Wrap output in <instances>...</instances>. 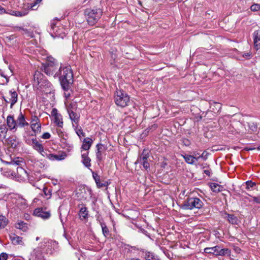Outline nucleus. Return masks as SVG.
Segmentation results:
<instances>
[{
  "mask_svg": "<svg viewBox=\"0 0 260 260\" xmlns=\"http://www.w3.org/2000/svg\"><path fill=\"white\" fill-rule=\"evenodd\" d=\"M210 186L211 190L213 192H220L223 189V187L215 183H211Z\"/></svg>",
  "mask_w": 260,
  "mask_h": 260,
  "instance_id": "393cba45",
  "label": "nucleus"
},
{
  "mask_svg": "<svg viewBox=\"0 0 260 260\" xmlns=\"http://www.w3.org/2000/svg\"><path fill=\"white\" fill-rule=\"evenodd\" d=\"M44 157H47V154H48L47 152H46V151L44 150V148L42 149V151H40L39 152Z\"/></svg>",
  "mask_w": 260,
  "mask_h": 260,
  "instance_id": "de8ad7c7",
  "label": "nucleus"
},
{
  "mask_svg": "<svg viewBox=\"0 0 260 260\" xmlns=\"http://www.w3.org/2000/svg\"><path fill=\"white\" fill-rule=\"evenodd\" d=\"M246 184L248 188L252 187L255 185V184L251 181H247Z\"/></svg>",
  "mask_w": 260,
  "mask_h": 260,
  "instance_id": "c03bdc74",
  "label": "nucleus"
},
{
  "mask_svg": "<svg viewBox=\"0 0 260 260\" xmlns=\"http://www.w3.org/2000/svg\"><path fill=\"white\" fill-rule=\"evenodd\" d=\"M36 240L38 241V240H39V238H38V237H37V238H36Z\"/></svg>",
  "mask_w": 260,
  "mask_h": 260,
  "instance_id": "e2e57ef3",
  "label": "nucleus"
},
{
  "mask_svg": "<svg viewBox=\"0 0 260 260\" xmlns=\"http://www.w3.org/2000/svg\"><path fill=\"white\" fill-rule=\"evenodd\" d=\"M225 218L229 222L233 224H237L238 222V218L233 214H226Z\"/></svg>",
  "mask_w": 260,
  "mask_h": 260,
  "instance_id": "5701e85b",
  "label": "nucleus"
},
{
  "mask_svg": "<svg viewBox=\"0 0 260 260\" xmlns=\"http://www.w3.org/2000/svg\"><path fill=\"white\" fill-rule=\"evenodd\" d=\"M4 13H8L5 8L0 6V14H3Z\"/></svg>",
  "mask_w": 260,
  "mask_h": 260,
  "instance_id": "8fccbe9b",
  "label": "nucleus"
},
{
  "mask_svg": "<svg viewBox=\"0 0 260 260\" xmlns=\"http://www.w3.org/2000/svg\"><path fill=\"white\" fill-rule=\"evenodd\" d=\"M59 78L62 88L68 90L73 83V73L70 66L62 65L54 74V78Z\"/></svg>",
  "mask_w": 260,
  "mask_h": 260,
  "instance_id": "f257e3e1",
  "label": "nucleus"
},
{
  "mask_svg": "<svg viewBox=\"0 0 260 260\" xmlns=\"http://www.w3.org/2000/svg\"><path fill=\"white\" fill-rule=\"evenodd\" d=\"M185 162L188 164L193 165L194 164L195 160H198L200 158L202 157V156L200 155L198 157H194L190 155H182Z\"/></svg>",
  "mask_w": 260,
  "mask_h": 260,
  "instance_id": "dca6fc26",
  "label": "nucleus"
},
{
  "mask_svg": "<svg viewBox=\"0 0 260 260\" xmlns=\"http://www.w3.org/2000/svg\"><path fill=\"white\" fill-rule=\"evenodd\" d=\"M260 9V5L257 4H254L250 7V9L252 11L256 12Z\"/></svg>",
  "mask_w": 260,
  "mask_h": 260,
  "instance_id": "4c0bfd02",
  "label": "nucleus"
},
{
  "mask_svg": "<svg viewBox=\"0 0 260 260\" xmlns=\"http://www.w3.org/2000/svg\"><path fill=\"white\" fill-rule=\"evenodd\" d=\"M17 125L20 127H23L29 125L28 123L25 120L24 115L22 113L19 114L17 119Z\"/></svg>",
  "mask_w": 260,
  "mask_h": 260,
  "instance_id": "4468645a",
  "label": "nucleus"
},
{
  "mask_svg": "<svg viewBox=\"0 0 260 260\" xmlns=\"http://www.w3.org/2000/svg\"><path fill=\"white\" fill-rule=\"evenodd\" d=\"M257 150H260V145L257 147Z\"/></svg>",
  "mask_w": 260,
  "mask_h": 260,
  "instance_id": "680f3d73",
  "label": "nucleus"
},
{
  "mask_svg": "<svg viewBox=\"0 0 260 260\" xmlns=\"http://www.w3.org/2000/svg\"><path fill=\"white\" fill-rule=\"evenodd\" d=\"M218 249H219V247L218 246L212 247H207L204 249V252L217 255Z\"/></svg>",
  "mask_w": 260,
  "mask_h": 260,
  "instance_id": "4be33fe9",
  "label": "nucleus"
},
{
  "mask_svg": "<svg viewBox=\"0 0 260 260\" xmlns=\"http://www.w3.org/2000/svg\"><path fill=\"white\" fill-rule=\"evenodd\" d=\"M55 33V37H59L60 36V34H59V32H58V28L55 30V31H54Z\"/></svg>",
  "mask_w": 260,
  "mask_h": 260,
  "instance_id": "864d4df0",
  "label": "nucleus"
},
{
  "mask_svg": "<svg viewBox=\"0 0 260 260\" xmlns=\"http://www.w3.org/2000/svg\"><path fill=\"white\" fill-rule=\"evenodd\" d=\"M92 140L90 138H86L84 139L81 149L84 150H88L90 149L92 144Z\"/></svg>",
  "mask_w": 260,
  "mask_h": 260,
  "instance_id": "f3484780",
  "label": "nucleus"
},
{
  "mask_svg": "<svg viewBox=\"0 0 260 260\" xmlns=\"http://www.w3.org/2000/svg\"><path fill=\"white\" fill-rule=\"evenodd\" d=\"M37 89L46 93L50 91L51 84L39 71H36L34 75V84Z\"/></svg>",
  "mask_w": 260,
  "mask_h": 260,
  "instance_id": "f03ea898",
  "label": "nucleus"
},
{
  "mask_svg": "<svg viewBox=\"0 0 260 260\" xmlns=\"http://www.w3.org/2000/svg\"><path fill=\"white\" fill-rule=\"evenodd\" d=\"M215 105L216 106L219 108V109H220L221 108V105L220 104L218 103H215Z\"/></svg>",
  "mask_w": 260,
  "mask_h": 260,
  "instance_id": "4d7b16f0",
  "label": "nucleus"
},
{
  "mask_svg": "<svg viewBox=\"0 0 260 260\" xmlns=\"http://www.w3.org/2000/svg\"><path fill=\"white\" fill-rule=\"evenodd\" d=\"M51 137L50 134L49 133H45L42 136V138L44 139H49Z\"/></svg>",
  "mask_w": 260,
  "mask_h": 260,
  "instance_id": "a19ab883",
  "label": "nucleus"
},
{
  "mask_svg": "<svg viewBox=\"0 0 260 260\" xmlns=\"http://www.w3.org/2000/svg\"><path fill=\"white\" fill-rule=\"evenodd\" d=\"M203 205V202L199 198H188L181 205V208L184 210H192L194 208L200 209Z\"/></svg>",
  "mask_w": 260,
  "mask_h": 260,
  "instance_id": "39448f33",
  "label": "nucleus"
},
{
  "mask_svg": "<svg viewBox=\"0 0 260 260\" xmlns=\"http://www.w3.org/2000/svg\"><path fill=\"white\" fill-rule=\"evenodd\" d=\"M92 176L95 180L97 186L99 188L107 187L109 185V183H108V181H103L101 182V180H100V177L97 173L92 172Z\"/></svg>",
  "mask_w": 260,
  "mask_h": 260,
  "instance_id": "f8f14e48",
  "label": "nucleus"
},
{
  "mask_svg": "<svg viewBox=\"0 0 260 260\" xmlns=\"http://www.w3.org/2000/svg\"><path fill=\"white\" fill-rule=\"evenodd\" d=\"M82 162L83 165L87 168H89L91 166V159L88 157V152L82 153L81 155Z\"/></svg>",
  "mask_w": 260,
  "mask_h": 260,
  "instance_id": "6ab92c4d",
  "label": "nucleus"
},
{
  "mask_svg": "<svg viewBox=\"0 0 260 260\" xmlns=\"http://www.w3.org/2000/svg\"><path fill=\"white\" fill-rule=\"evenodd\" d=\"M65 154H54L51 153H48L47 155L46 158H48L51 160H61L64 159L65 158Z\"/></svg>",
  "mask_w": 260,
  "mask_h": 260,
  "instance_id": "aec40b11",
  "label": "nucleus"
},
{
  "mask_svg": "<svg viewBox=\"0 0 260 260\" xmlns=\"http://www.w3.org/2000/svg\"><path fill=\"white\" fill-rule=\"evenodd\" d=\"M5 135L2 134L0 133V139L2 137V136H4Z\"/></svg>",
  "mask_w": 260,
  "mask_h": 260,
  "instance_id": "052dcab7",
  "label": "nucleus"
},
{
  "mask_svg": "<svg viewBox=\"0 0 260 260\" xmlns=\"http://www.w3.org/2000/svg\"><path fill=\"white\" fill-rule=\"evenodd\" d=\"M77 135L81 137V136L84 137L85 133L83 132L82 129L81 127H78V126L75 125V127H74Z\"/></svg>",
  "mask_w": 260,
  "mask_h": 260,
  "instance_id": "473e14b6",
  "label": "nucleus"
},
{
  "mask_svg": "<svg viewBox=\"0 0 260 260\" xmlns=\"http://www.w3.org/2000/svg\"><path fill=\"white\" fill-rule=\"evenodd\" d=\"M31 143H29L32 147V148L37 150L38 152L40 151H42L43 146L42 144L39 143L37 139H32L31 140Z\"/></svg>",
  "mask_w": 260,
  "mask_h": 260,
  "instance_id": "a211bd4d",
  "label": "nucleus"
},
{
  "mask_svg": "<svg viewBox=\"0 0 260 260\" xmlns=\"http://www.w3.org/2000/svg\"><path fill=\"white\" fill-rule=\"evenodd\" d=\"M114 100L115 104L121 107H125L129 103V97L127 94L123 90L116 89Z\"/></svg>",
  "mask_w": 260,
  "mask_h": 260,
  "instance_id": "423d86ee",
  "label": "nucleus"
},
{
  "mask_svg": "<svg viewBox=\"0 0 260 260\" xmlns=\"http://www.w3.org/2000/svg\"><path fill=\"white\" fill-rule=\"evenodd\" d=\"M17 175L20 177L25 179L28 177V174L26 171L22 167H18L17 168Z\"/></svg>",
  "mask_w": 260,
  "mask_h": 260,
  "instance_id": "b1692460",
  "label": "nucleus"
},
{
  "mask_svg": "<svg viewBox=\"0 0 260 260\" xmlns=\"http://www.w3.org/2000/svg\"><path fill=\"white\" fill-rule=\"evenodd\" d=\"M145 258L146 260H159L154 256L153 253L150 252L146 253Z\"/></svg>",
  "mask_w": 260,
  "mask_h": 260,
  "instance_id": "72a5a7b5",
  "label": "nucleus"
},
{
  "mask_svg": "<svg viewBox=\"0 0 260 260\" xmlns=\"http://www.w3.org/2000/svg\"><path fill=\"white\" fill-rule=\"evenodd\" d=\"M131 260H141V259L139 258H133L131 259Z\"/></svg>",
  "mask_w": 260,
  "mask_h": 260,
  "instance_id": "bf43d9fd",
  "label": "nucleus"
},
{
  "mask_svg": "<svg viewBox=\"0 0 260 260\" xmlns=\"http://www.w3.org/2000/svg\"><path fill=\"white\" fill-rule=\"evenodd\" d=\"M68 112L70 118L72 122L73 127H75V125L78 126L80 115L73 112L70 109H68Z\"/></svg>",
  "mask_w": 260,
  "mask_h": 260,
  "instance_id": "9b49d317",
  "label": "nucleus"
},
{
  "mask_svg": "<svg viewBox=\"0 0 260 260\" xmlns=\"http://www.w3.org/2000/svg\"><path fill=\"white\" fill-rule=\"evenodd\" d=\"M58 63L57 60L53 57H48L45 63L42 64V70L48 76L53 75L57 71Z\"/></svg>",
  "mask_w": 260,
  "mask_h": 260,
  "instance_id": "7ed1b4c3",
  "label": "nucleus"
},
{
  "mask_svg": "<svg viewBox=\"0 0 260 260\" xmlns=\"http://www.w3.org/2000/svg\"><path fill=\"white\" fill-rule=\"evenodd\" d=\"M8 220L3 215H0V229L4 228L8 224Z\"/></svg>",
  "mask_w": 260,
  "mask_h": 260,
  "instance_id": "c85d7f7f",
  "label": "nucleus"
},
{
  "mask_svg": "<svg viewBox=\"0 0 260 260\" xmlns=\"http://www.w3.org/2000/svg\"><path fill=\"white\" fill-rule=\"evenodd\" d=\"M132 248L134 249V250H138V249L135 247V246H134V247H132Z\"/></svg>",
  "mask_w": 260,
  "mask_h": 260,
  "instance_id": "13d9d810",
  "label": "nucleus"
},
{
  "mask_svg": "<svg viewBox=\"0 0 260 260\" xmlns=\"http://www.w3.org/2000/svg\"><path fill=\"white\" fill-rule=\"evenodd\" d=\"M10 238L12 242L15 244H19L22 242V238L15 235L11 236Z\"/></svg>",
  "mask_w": 260,
  "mask_h": 260,
  "instance_id": "c756f323",
  "label": "nucleus"
},
{
  "mask_svg": "<svg viewBox=\"0 0 260 260\" xmlns=\"http://www.w3.org/2000/svg\"><path fill=\"white\" fill-rule=\"evenodd\" d=\"M34 214L43 219H48L50 217V213L49 211H45L43 208H37L34 211Z\"/></svg>",
  "mask_w": 260,
  "mask_h": 260,
  "instance_id": "9d476101",
  "label": "nucleus"
},
{
  "mask_svg": "<svg viewBox=\"0 0 260 260\" xmlns=\"http://www.w3.org/2000/svg\"><path fill=\"white\" fill-rule=\"evenodd\" d=\"M204 173L208 175V176H210V172L209 170H205Z\"/></svg>",
  "mask_w": 260,
  "mask_h": 260,
  "instance_id": "5fc2aeb1",
  "label": "nucleus"
},
{
  "mask_svg": "<svg viewBox=\"0 0 260 260\" xmlns=\"http://www.w3.org/2000/svg\"><path fill=\"white\" fill-rule=\"evenodd\" d=\"M22 162L21 161H20V160H16V161H13L11 162V164H13V165H19L20 162Z\"/></svg>",
  "mask_w": 260,
  "mask_h": 260,
  "instance_id": "3c124183",
  "label": "nucleus"
},
{
  "mask_svg": "<svg viewBox=\"0 0 260 260\" xmlns=\"http://www.w3.org/2000/svg\"><path fill=\"white\" fill-rule=\"evenodd\" d=\"M84 14L88 24L92 26L95 24L101 18L102 11L100 9H87L84 11Z\"/></svg>",
  "mask_w": 260,
  "mask_h": 260,
  "instance_id": "20e7f679",
  "label": "nucleus"
},
{
  "mask_svg": "<svg viewBox=\"0 0 260 260\" xmlns=\"http://www.w3.org/2000/svg\"><path fill=\"white\" fill-rule=\"evenodd\" d=\"M7 125L10 129H16L17 126V122L14 120L13 116L9 115L7 119Z\"/></svg>",
  "mask_w": 260,
  "mask_h": 260,
  "instance_id": "2eb2a0df",
  "label": "nucleus"
},
{
  "mask_svg": "<svg viewBox=\"0 0 260 260\" xmlns=\"http://www.w3.org/2000/svg\"><path fill=\"white\" fill-rule=\"evenodd\" d=\"M43 192L46 196H49V198L50 197V196H51L50 191L47 188H44Z\"/></svg>",
  "mask_w": 260,
  "mask_h": 260,
  "instance_id": "ea45409f",
  "label": "nucleus"
},
{
  "mask_svg": "<svg viewBox=\"0 0 260 260\" xmlns=\"http://www.w3.org/2000/svg\"><path fill=\"white\" fill-rule=\"evenodd\" d=\"M101 226L102 229V232L103 235H104L105 237H106L109 232L108 229L107 228L105 223L102 224Z\"/></svg>",
  "mask_w": 260,
  "mask_h": 260,
  "instance_id": "c9c22d12",
  "label": "nucleus"
},
{
  "mask_svg": "<svg viewBox=\"0 0 260 260\" xmlns=\"http://www.w3.org/2000/svg\"><path fill=\"white\" fill-rule=\"evenodd\" d=\"M253 36L254 48L256 50H258L260 49V33L259 31H255Z\"/></svg>",
  "mask_w": 260,
  "mask_h": 260,
  "instance_id": "ddd939ff",
  "label": "nucleus"
},
{
  "mask_svg": "<svg viewBox=\"0 0 260 260\" xmlns=\"http://www.w3.org/2000/svg\"><path fill=\"white\" fill-rule=\"evenodd\" d=\"M7 142L8 145L12 148H15L18 145V142L12 138L8 139Z\"/></svg>",
  "mask_w": 260,
  "mask_h": 260,
  "instance_id": "cd10ccee",
  "label": "nucleus"
},
{
  "mask_svg": "<svg viewBox=\"0 0 260 260\" xmlns=\"http://www.w3.org/2000/svg\"><path fill=\"white\" fill-rule=\"evenodd\" d=\"M243 56L246 59H249L251 57V53L250 52L244 53L243 54Z\"/></svg>",
  "mask_w": 260,
  "mask_h": 260,
  "instance_id": "79ce46f5",
  "label": "nucleus"
},
{
  "mask_svg": "<svg viewBox=\"0 0 260 260\" xmlns=\"http://www.w3.org/2000/svg\"><path fill=\"white\" fill-rule=\"evenodd\" d=\"M15 28L17 30H23L25 33H26L27 32V30L26 29H24V28L21 27L17 26L15 27Z\"/></svg>",
  "mask_w": 260,
  "mask_h": 260,
  "instance_id": "09e8293b",
  "label": "nucleus"
},
{
  "mask_svg": "<svg viewBox=\"0 0 260 260\" xmlns=\"http://www.w3.org/2000/svg\"><path fill=\"white\" fill-rule=\"evenodd\" d=\"M96 157L98 161H100L102 160V151L104 150L103 145L102 144H98L96 145Z\"/></svg>",
  "mask_w": 260,
  "mask_h": 260,
  "instance_id": "412c9836",
  "label": "nucleus"
},
{
  "mask_svg": "<svg viewBox=\"0 0 260 260\" xmlns=\"http://www.w3.org/2000/svg\"><path fill=\"white\" fill-rule=\"evenodd\" d=\"M149 153L147 150H144L137 161L143 165L144 168L147 169L149 168V164L147 161L149 157Z\"/></svg>",
  "mask_w": 260,
  "mask_h": 260,
  "instance_id": "0eeeda50",
  "label": "nucleus"
},
{
  "mask_svg": "<svg viewBox=\"0 0 260 260\" xmlns=\"http://www.w3.org/2000/svg\"><path fill=\"white\" fill-rule=\"evenodd\" d=\"M8 258V255L6 253H2L0 254V260H7Z\"/></svg>",
  "mask_w": 260,
  "mask_h": 260,
  "instance_id": "58836bf2",
  "label": "nucleus"
},
{
  "mask_svg": "<svg viewBox=\"0 0 260 260\" xmlns=\"http://www.w3.org/2000/svg\"><path fill=\"white\" fill-rule=\"evenodd\" d=\"M41 123H37V124H31L30 126L31 128V129L33 132H34L35 133H40L41 132Z\"/></svg>",
  "mask_w": 260,
  "mask_h": 260,
  "instance_id": "7c9ffc66",
  "label": "nucleus"
},
{
  "mask_svg": "<svg viewBox=\"0 0 260 260\" xmlns=\"http://www.w3.org/2000/svg\"><path fill=\"white\" fill-rule=\"evenodd\" d=\"M18 98V94L15 91L10 90L9 91V94L6 97V98H4L5 101L8 103H11V107L17 102Z\"/></svg>",
  "mask_w": 260,
  "mask_h": 260,
  "instance_id": "1a4fd4ad",
  "label": "nucleus"
},
{
  "mask_svg": "<svg viewBox=\"0 0 260 260\" xmlns=\"http://www.w3.org/2000/svg\"><path fill=\"white\" fill-rule=\"evenodd\" d=\"M16 227L17 228V229H21L23 231H25V229L26 228V223H24V222L23 221H21V222H18L16 224Z\"/></svg>",
  "mask_w": 260,
  "mask_h": 260,
  "instance_id": "f704fd0d",
  "label": "nucleus"
},
{
  "mask_svg": "<svg viewBox=\"0 0 260 260\" xmlns=\"http://www.w3.org/2000/svg\"><path fill=\"white\" fill-rule=\"evenodd\" d=\"M41 1V0H37V1L35 2L34 4L32 6H31V8H31V9H32V8H33L34 7H35V6L37 4H38L39 3H40Z\"/></svg>",
  "mask_w": 260,
  "mask_h": 260,
  "instance_id": "603ef678",
  "label": "nucleus"
},
{
  "mask_svg": "<svg viewBox=\"0 0 260 260\" xmlns=\"http://www.w3.org/2000/svg\"><path fill=\"white\" fill-rule=\"evenodd\" d=\"M96 220L97 221H98L101 225H102V224L105 223L104 222H103V220L102 218L100 215H98L96 216Z\"/></svg>",
  "mask_w": 260,
  "mask_h": 260,
  "instance_id": "37998d69",
  "label": "nucleus"
},
{
  "mask_svg": "<svg viewBox=\"0 0 260 260\" xmlns=\"http://www.w3.org/2000/svg\"><path fill=\"white\" fill-rule=\"evenodd\" d=\"M30 123L36 124L37 123H40L39 118L35 115L32 116Z\"/></svg>",
  "mask_w": 260,
  "mask_h": 260,
  "instance_id": "e433bc0d",
  "label": "nucleus"
},
{
  "mask_svg": "<svg viewBox=\"0 0 260 260\" xmlns=\"http://www.w3.org/2000/svg\"><path fill=\"white\" fill-rule=\"evenodd\" d=\"M253 200L254 202L256 203L260 204V196L258 197H253Z\"/></svg>",
  "mask_w": 260,
  "mask_h": 260,
  "instance_id": "a18cd8bd",
  "label": "nucleus"
},
{
  "mask_svg": "<svg viewBox=\"0 0 260 260\" xmlns=\"http://www.w3.org/2000/svg\"><path fill=\"white\" fill-rule=\"evenodd\" d=\"M9 14L16 16V17H23L26 15L28 13L27 12L25 11H11L10 13H8Z\"/></svg>",
  "mask_w": 260,
  "mask_h": 260,
  "instance_id": "a878e982",
  "label": "nucleus"
},
{
  "mask_svg": "<svg viewBox=\"0 0 260 260\" xmlns=\"http://www.w3.org/2000/svg\"><path fill=\"white\" fill-rule=\"evenodd\" d=\"M55 27H56L55 26V24H54V23H51V28L52 30H54Z\"/></svg>",
  "mask_w": 260,
  "mask_h": 260,
  "instance_id": "6e6d98bb",
  "label": "nucleus"
},
{
  "mask_svg": "<svg viewBox=\"0 0 260 260\" xmlns=\"http://www.w3.org/2000/svg\"><path fill=\"white\" fill-rule=\"evenodd\" d=\"M79 215L81 219H85L87 217L88 211L85 207H82L80 209Z\"/></svg>",
  "mask_w": 260,
  "mask_h": 260,
  "instance_id": "bb28decb",
  "label": "nucleus"
},
{
  "mask_svg": "<svg viewBox=\"0 0 260 260\" xmlns=\"http://www.w3.org/2000/svg\"><path fill=\"white\" fill-rule=\"evenodd\" d=\"M230 251L228 248L218 249L217 255H229Z\"/></svg>",
  "mask_w": 260,
  "mask_h": 260,
  "instance_id": "2f4dec72",
  "label": "nucleus"
},
{
  "mask_svg": "<svg viewBox=\"0 0 260 260\" xmlns=\"http://www.w3.org/2000/svg\"><path fill=\"white\" fill-rule=\"evenodd\" d=\"M51 115L54 117V122L58 127H62L63 121L62 116L58 113L56 108H53L51 111Z\"/></svg>",
  "mask_w": 260,
  "mask_h": 260,
  "instance_id": "6e6552de",
  "label": "nucleus"
},
{
  "mask_svg": "<svg viewBox=\"0 0 260 260\" xmlns=\"http://www.w3.org/2000/svg\"><path fill=\"white\" fill-rule=\"evenodd\" d=\"M0 133L3 135H5L6 133V128L4 126H0Z\"/></svg>",
  "mask_w": 260,
  "mask_h": 260,
  "instance_id": "49530a36",
  "label": "nucleus"
}]
</instances>
